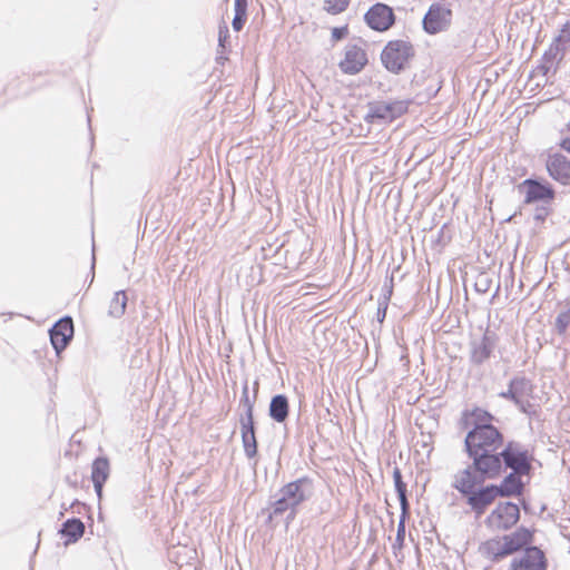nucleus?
<instances>
[{
  "label": "nucleus",
  "instance_id": "f257e3e1",
  "mask_svg": "<svg viewBox=\"0 0 570 570\" xmlns=\"http://www.w3.org/2000/svg\"><path fill=\"white\" fill-rule=\"evenodd\" d=\"M465 451L472 463L466 468L476 470L488 476H499L502 463L499 450L503 446V435L495 426L472 429L464 440Z\"/></svg>",
  "mask_w": 570,
  "mask_h": 570
},
{
  "label": "nucleus",
  "instance_id": "f03ea898",
  "mask_svg": "<svg viewBox=\"0 0 570 570\" xmlns=\"http://www.w3.org/2000/svg\"><path fill=\"white\" fill-rule=\"evenodd\" d=\"M495 478L497 476H488L476 470H471V468H465L454 475L452 485L466 498V503L470 505L471 510L476 515H481L485 512L487 508L500 497V491H498L497 485L493 484L481 489H476V487L481 485L485 480Z\"/></svg>",
  "mask_w": 570,
  "mask_h": 570
},
{
  "label": "nucleus",
  "instance_id": "7ed1b4c3",
  "mask_svg": "<svg viewBox=\"0 0 570 570\" xmlns=\"http://www.w3.org/2000/svg\"><path fill=\"white\" fill-rule=\"evenodd\" d=\"M313 482L308 478H301L282 487L275 495L269 508V519L284 515L289 523L296 515L299 504L313 495Z\"/></svg>",
  "mask_w": 570,
  "mask_h": 570
},
{
  "label": "nucleus",
  "instance_id": "20e7f679",
  "mask_svg": "<svg viewBox=\"0 0 570 570\" xmlns=\"http://www.w3.org/2000/svg\"><path fill=\"white\" fill-rule=\"evenodd\" d=\"M413 57L412 43L402 39L389 41L381 53L382 63L393 73L403 70Z\"/></svg>",
  "mask_w": 570,
  "mask_h": 570
},
{
  "label": "nucleus",
  "instance_id": "39448f33",
  "mask_svg": "<svg viewBox=\"0 0 570 570\" xmlns=\"http://www.w3.org/2000/svg\"><path fill=\"white\" fill-rule=\"evenodd\" d=\"M407 110L405 101H374L368 104L364 120L368 124H387L402 116Z\"/></svg>",
  "mask_w": 570,
  "mask_h": 570
},
{
  "label": "nucleus",
  "instance_id": "423d86ee",
  "mask_svg": "<svg viewBox=\"0 0 570 570\" xmlns=\"http://www.w3.org/2000/svg\"><path fill=\"white\" fill-rule=\"evenodd\" d=\"M502 465L517 473H529L531 463L529 453L519 443L509 442L500 452Z\"/></svg>",
  "mask_w": 570,
  "mask_h": 570
},
{
  "label": "nucleus",
  "instance_id": "0eeeda50",
  "mask_svg": "<svg viewBox=\"0 0 570 570\" xmlns=\"http://www.w3.org/2000/svg\"><path fill=\"white\" fill-rule=\"evenodd\" d=\"M452 22V10L439 2L432 3L423 18V29L430 35L449 29Z\"/></svg>",
  "mask_w": 570,
  "mask_h": 570
},
{
  "label": "nucleus",
  "instance_id": "6e6552de",
  "mask_svg": "<svg viewBox=\"0 0 570 570\" xmlns=\"http://www.w3.org/2000/svg\"><path fill=\"white\" fill-rule=\"evenodd\" d=\"M520 519L518 504L512 502H501L488 515L487 523L494 530H508L512 528Z\"/></svg>",
  "mask_w": 570,
  "mask_h": 570
},
{
  "label": "nucleus",
  "instance_id": "1a4fd4ad",
  "mask_svg": "<svg viewBox=\"0 0 570 570\" xmlns=\"http://www.w3.org/2000/svg\"><path fill=\"white\" fill-rule=\"evenodd\" d=\"M533 391L531 381L524 376L513 377L508 385V390L499 393V396L513 402L522 412H527L530 405L528 397Z\"/></svg>",
  "mask_w": 570,
  "mask_h": 570
},
{
  "label": "nucleus",
  "instance_id": "9d476101",
  "mask_svg": "<svg viewBox=\"0 0 570 570\" xmlns=\"http://www.w3.org/2000/svg\"><path fill=\"white\" fill-rule=\"evenodd\" d=\"M520 191L524 190V203L532 204L537 202L550 203L554 198V189L549 183H542L538 179H524L519 186Z\"/></svg>",
  "mask_w": 570,
  "mask_h": 570
},
{
  "label": "nucleus",
  "instance_id": "9b49d317",
  "mask_svg": "<svg viewBox=\"0 0 570 570\" xmlns=\"http://www.w3.org/2000/svg\"><path fill=\"white\" fill-rule=\"evenodd\" d=\"M511 570H547V559L543 551L534 546L527 547L510 564Z\"/></svg>",
  "mask_w": 570,
  "mask_h": 570
},
{
  "label": "nucleus",
  "instance_id": "f8f14e48",
  "mask_svg": "<svg viewBox=\"0 0 570 570\" xmlns=\"http://www.w3.org/2000/svg\"><path fill=\"white\" fill-rule=\"evenodd\" d=\"M367 26L376 31H385L395 20L393 9L385 3H375L364 16Z\"/></svg>",
  "mask_w": 570,
  "mask_h": 570
},
{
  "label": "nucleus",
  "instance_id": "ddd939ff",
  "mask_svg": "<svg viewBox=\"0 0 570 570\" xmlns=\"http://www.w3.org/2000/svg\"><path fill=\"white\" fill-rule=\"evenodd\" d=\"M498 344L495 333L487 331L480 340H473L470 344V361L481 365L488 361Z\"/></svg>",
  "mask_w": 570,
  "mask_h": 570
},
{
  "label": "nucleus",
  "instance_id": "4468645a",
  "mask_svg": "<svg viewBox=\"0 0 570 570\" xmlns=\"http://www.w3.org/2000/svg\"><path fill=\"white\" fill-rule=\"evenodd\" d=\"M51 344L59 354L63 351L73 336V323L71 317L59 320L49 331Z\"/></svg>",
  "mask_w": 570,
  "mask_h": 570
},
{
  "label": "nucleus",
  "instance_id": "2eb2a0df",
  "mask_svg": "<svg viewBox=\"0 0 570 570\" xmlns=\"http://www.w3.org/2000/svg\"><path fill=\"white\" fill-rule=\"evenodd\" d=\"M366 62V52L356 45H348L345 49L344 59L340 62V67L343 72L355 75L363 69Z\"/></svg>",
  "mask_w": 570,
  "mask_h": 570
},
{
  "label": "nucleus",
  "instance_id": "dca6fc26",
  "mask_svg": "<svg viewBox=\"0 0 570 570\" xmlns=\"http://www.w3.org/2000/svg\"><path fill=\"white\" fill-rule=\"evenodd\" d=\"M546 167L551 178L563 185L570 184V159L566 156L561 154L549 156Z\"/></svg>",
  "mask_w": 570,
  "mask_h": 570
},
{
  "label": "nucleus",
  "instance_id": "f3484780",
  "mask_svg": "<svg viewBox=\"0 0 570 570\" xmlns=\"http://www.w3.org/2000/svg\"><path fill=\"white\" fill-rule=\"evenodd\" d=\"M242 443L245 455L254 459L257 455V440L255 435L254 420H239Z\"/></svg>",
  "mask_w": 570,
  "mask_h": 570
},
{
  "label": "nucleus",
  "instance_id": "a211bd4d",
  "mask_svg": "<svg viewBox=\"0 0 570 570\" xmlns=\"http://www.w3.org/2000/svg\"><path fill=\"white\" fill-rule=\"evenodd\" d=\"M505 548L510 554L523 549L533 541V533L527 528H519L511 534L502 537Z\"/></svg>",
  "mask_w": 570,
  "mask_h": 570
},
{
  "label": "nucleus",
  "instance_id": "6ab92c4d",
  "mask_svg": "<svg viewBox=\"0 0 570 570\" xmlns=\"http://www.w3.org/2000/svg\"><path fill=\"white\" fill-rule=\"evenodd\" d=\"M110 473L109 461L106 458H97L91 468V480L95 491L99 498L102 494V487Z\"/></svg>",
  "mask_w": 570,
  "mask_h": 570
},
{
  "label": "nucleus",
  "instance_id": "aec40b11",
  "mask_svg": "<svg viewBox=\"0 0 570 570\" xmlns=\"http://www.w3.org/2000/svg\"><path fill=\"white\" fill-rule=\"evenodd\" d=\"M480 551L485 558L493 562H498L501 559L510 556L502 537L490 539L483 542L480 547Z\"/></svg>",
  "mask_w": 570,
  "mask_h": 570
},
{
  "label": "nucleus",
  "instance_id": "412c9836",
  "mask_svg": "<svg viewBox=\"0 0 570 570\" xmlns=\"http://www.w3.org/2000/svg\"><path fill=\"white\" fill-rule=\"evenodd\" d=\"M61 537L67 538L65 544L77 542L85 533V524L80 519H68L59 530Z\"/></svg>",
  "mask_w": 570,
  "mask_h": 570
},
{
  "label": "nucleus",
  "instance_id": "4be33fe9",
  "mask_svg": "<svg viewBox=\"0 0 570 570\" xmlns=\"http://www.w3.org/2000/svg\"><path fill=\"white\" fill-rule=\"evenodd\" d=\"M524 473L511 472L508 474L500 485H497V490L500 491V497L519 495L523 490V483L521 475Z\"/></svg>",
  "mask_w": 570,
  "mask_h": 570
},
{
  "label": "nucleus",
  "instance_id": "5701e85b",
  "mask_svg": "<svg viewBox=\"0 0 570 570\" xmlns=\"http://www.w3.org/2000/svg\"><path fill=\"white\" fill-rule=\"evenodd\" d=\"M288 399L284 394L272 397L269 403V416L277 423H283L288 417Z\"/></svg>",
  "mask_w": 570,
  "mask_h": 570
},
{
  "label": "nucleus",
  "instance_id": "b1692460",
  "mask_svg": "<svg viewBox=\"0 0 570 570\" xmlns=\"http://www.w3.org/2000/svg\"><path fill=\"white\" fill-rule=\"evenodd\" d=\"M567 51L568 50L563 46L553 39L552 43L543 55L546 65H549L546 69L549 70L552 66L558 65L564 58Z\"/></svg>",
  "mask_w": 570,
  "mask_h": 570
},
{
  "label": "nucleus",
  "instance_id": "393cba45",
  "mask_svg": "<svg viewBox=\"0 0 570 570\" xmlns=\"http://www.w3.org/2000/svg\"><path fill=\"white\" fill-rule=\"evenodd\" d=\"M258 390V383L255 382V391L253 400L249 396L248 384L245 383L242 391L240 405L244 407V414L240 415L239 420H254V402Z\"/></svg>",
  "mask_w": 570,
  "mask_h": 570
},
{
  "label": "nucleus",
  "instance_id": "a878e982",
  "mask_svg": "<svg viewBox=\"0 0 570 570\" xmlns=\"http://www.w3.org/2000/svg\"><path fill=\"white\" fill-rule=\"evenodd\" d=\"M464 415L466 416L465 424H469L468 416L471 417L473 429H483V426H493L491 424L493 416L485 410L482 409H474L471 412H465Z\"/></svg>",
  "mask_w": 570,
  "mask_h": 570
},
{
  "label": "nucleus",
  "instance_id": "bb28decb",
  "mask_svg": "<svg viewBox=\"0 0 570 570\" xmlns=\"http://www.w3.org/2000/svg\"><path fill=\"white\" fill-rule=\"evenodd\" d=\"M127 295L125 291H118L115 293L109 305V315L112 317H120L125 314L127 306Z\"/></svg>",
  "mask_w": 570,
  "mask_h": 570
},
{
  "label": "nucleus",
  "instance_id": "cd10ccee",
  "mask_svg": "<svg viewBox=\"0 0 570 570\" xmlns=\"http://www.w3.org/2000/svg\"><path fill=\"white\" fill-rule=\"evenodd\" d=\"M393 480L400 500L401 510L405 512V510L410 509V503L406 497V484L402 480V474L399 468H395L393 471Z\"/></svg>",
  "mask_w": 570,
  "mask_h": 570
},
{
  "label": "nucleus",
  "instance_id": "c85d7f7f",
  "mask_svg": "<svg viewBox=\"0 0 570 570\" xmlns=\"http://www.w3.org/2000/svg\"><path fill=\"white\" fill-rule=\"evenodd\" d=\"M409 513H410V509L405 510V512L403 510H401V515H400L397 531H396V538H395V542L392 546L394 552L396 551V549H401L403 547L404 539H405V519L409 517Z\"/></svg>",
  "mask_w": 570,
  "mask_h": 570
},
{
  "label": "nucleus",
  "instance_id": "c756f323",
  "mask_svg": "<svg viewBox=\"0 0 570 570\" xmlns=\"http://www.w3.org/2000/svg\"><path fill=\"white\" fill-rule=\"evenodd\" d=\"M351 0H324V10L331 14H338L345 11Z\"/></svg>",
  "mask_w": 570,
  "mask_h": 570
},
{
  "label": "nucleus",
  "instance_id": "7c9ffc66",
  "mask_svg": "<svg viewBox=\"0 0 570 570\" xmlns=\"http://www.w3.org/2000/svg\"><path fill=\"white\" fill-rule=\"evenodd\" d=\"M554 40L563 46L567 50L570 49V20L562 26L559 35L554 37Z\"/></svg>",
  "mask_w": 570,
  "mask_h": 570
},
{
  "label": "nucleus",
  "instance_id": "2f4dec72",
  "mask_svg": "<svg viewBox=\"0 0 570 570\" xmlns=\"http://www.w3.org/2000/svg\"><path fill=\"white\" fill-rule=\"evenodd\" d=\"M228 38H229L228 27L226 24L220 26L219 30H218V48L220 50L218 51L219 56L217 59H224L222 55L226 50V43H227Z\"/></svg>",
  "mask_w": 570,
  "mask_h": 570
},
{
  "label": "nucleus",
  "instance_id": "473e14b6",
  "mask_svg": "<svg viewBox=\"0 0 570 570\" xmlns=\"http://www.w3.org/2000/svg\"><path fill=\"white\" fill-rule=\"evenodd\" d=\"M570 325V311L560 313L556 318V328L559 334H564Z\"/></svg>",
  "mask_w": 570,
  "mask_h": 570
},
{
  "label": "nucleus",
  "instance_id": "72a5a7b5",
  "mask_svg": "<svg viewBox=\"0 0 570 570\" xmlns=\"http://www.w3.org/2000/svg\"><path fill=\"white\" fill-rule=\"evenodd\" d=\"M383 295L379 298L380 301L390 302L392 293H393V277L386 281L383 285Z\"/></svg>",
  "mask_w": 570,
  "mask_h": 570
},
{
  "label": "nucleus",
  "instance_id": "f704fd0d",
  "mask_svg": "<svg viewBox=\"0 0 570 570\" xmlns=\"http://www.w3.org/2000/svg\"><path fill=\"white\" fill-rule=\"evenodd\" d=\"M247 20V14L235 13L234 19L232 21L233 29L235 31H240Z\"/></svg>",
  "mask_w": 570,
  "mask_h": 570
},
{
  "label": "nucleus",
  "instance_id": "c9c22d12",
  "mask_svg": "<svg viewBox=\"0 0 570 570\" xmlns=\"http://www.w3.org/2000/svg\"><path fill=\"white\" fill-rule=\"evenodd\" d=\"M348 29L347 27H336L332 30V38L335 41H338L347 36Z\"/></svg>",
  "mask_w": 570,
  "mask_h": 570
},
{
  "label": "nucleus",
  "instance_id": "e433bc0d",
  "mask_svg": "<svg viewBox=\"0 0 570 570\" xmlns=\"http://www.w3.org/2000/svg\"><path fill=\"white\" fill-rule=\"evenodd\" d=\"M549 215V209L547 206H538L534 212V219L538 222H543Z\"/></svg>",
  "mask_w": 570,
  "mask_h": 570
},
{
  "label": "nucleus",
  "instance_id": "4c0bfd02",
  "mask_svg": "<svg viewBox=\"0 0 570 570\" xmlns=\"http://www.w3.org/2000/svg\"><path fill=\"white\" fill-rule=\"evenodd\" d=\"M387 306H389L387 302L379 299V303H377V320H379V322H383V320L385 318Z\"/></svg>",
  "mask_w": 570,
  "mask_h": 570
},
{
  "label": "nucleus",
  "instance_id": "58836bf2",
  "mask_svg": "<svg viewBox=\"0 0 570 570\" xmlns=\"http://www.w3.org/2000/svg\"><path fill=\"white\" fill-rule=\"evenodd\" d=\"M235 13L247 14V0H235Z\"/></svg>",
  "mask_w": 570,
  "mask_h": 570
},
{
  "label": "nucleus",
  "instance_id": "ea45409f",
  "mask_svg": "<svg viewBox=\"0 0 570 570\" xmlns=\"http://www.w3.org/2000/svg\"><path fill=\"white\" fill-rule=\"evenodd\" d=\"M478 292L485 293L489 289V279L487 277H480L475 283Z\"/></svg>",
  "mask_w": 570,
  "mask_h": 570
},
{
  "label": "nucleus",
  "instance_id": "a19ab883",
  "mask_svg": "<svg viewBox=\"0 0 570 570\" xmlns=\"http://www.w3.org/2000/svg\"><path fill=\"white\" fill-rule=\"evenodd\" d=\"M560 146L562 149L570 153V131H568V136L561 140Z\"/></svg>",
  "mask_w": 570,
  "mask_h": 570
},
{
  "label": "nucleus",
  "instance_id": "79ce46f5",
  "mask_svg": "<svg viewBox=\"0 0 570 570\" xmlns=\"http://www.w3.org/2000/svg\"><path fill=\"white\" fill-rule=\"evenodd\" d=\"M96 257L92 255V266L95 265Z\"/></svg>",
  "mask_w": 570,
  "mask_h": 570
}]
</instances>
